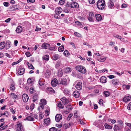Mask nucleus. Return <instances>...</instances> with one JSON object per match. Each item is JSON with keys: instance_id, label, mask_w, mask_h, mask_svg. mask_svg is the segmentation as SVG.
I'll return each instance as SVG.
<instances>
[{"instance_id": "nucleus-1", "label": "nucleus", "mask_w": 131, "mask_h": 131, "mask_svg": "<svg viewBox=\"0 0 131 131\" xmlns=\"http://www.w3.org/2000/svg\"><path fill=\"white\" fill-rule=\"evenodd\" d=\"M66 7H70L71 8L75 7L78 8L79 7V5L76 2H71L70 3L69 2H68L66 5Z\"/></svg>"}, {"instance_id": "nucleus-2", "label": "nucleus", "mask_w": 131, "mask_h": 131, "mask_svg": "<svg viewBox=\"0 0 131 131\" xmlns=\"http://www.w3.org/2000/svg\"><path fill=\"white\" fill-rule=\"evenodd\" d=\"M16 131H24V129L21 123L18 122L16 125Z\"/></svg>"}, {"instance_id": "nucleus-3", "label": "nucleus", "mask_w": 131, "mask_h": 131, "mask_svg": "<svg viewBox=\"0 0 131 131\" xmlns=\"http://www.w3.org/2000/svg\"><path fill=\"white\" fill-rule=\"evenodd\" d=\"M76 69L79 72L82 73H85L86 71L85 67L81 66H78L76 67Z\"/></svg>"}, {"instance_id": "nucleus-4", "label": "nucleus", "mask_w": 131, "mask_h": 131, "mask_svg": "<svg viewBox=\"0 0 131 131\" xmlns=\"http://www.w3.org/2000/svg\"><path fill=\"white\" fill-rule=\"evenodd\" d=\"M94 14L93 12H90L89 13V16L88 17V20L90 22H94Z\"/></svg>"}, {"instance_id": "nucleus-5", "label": "nucleus", "mask_w": 131, "mask_h": 131, "mask_svg": "<svg viewBox=\"0 0 131 131\" xmlns=\"http://www.w3.org/2000/svg\"><path fill=\"white\" fill-rule=\"evenodd\" d=\"M46 101L43 99H42L40 100V106L43 109L44 108V106L46 104Z\"/></svg>"}, {"instance_id": "nucleus-6", "label": "nucleus", "mask_w": 131, "mask_h": 131, "mask_svg": "<svg viewBox=\"0 0 131 131\" xmlns=\"http://www.w3.org/2000/svg\"><path fill=\"white\" fill-rule=\"evenodd\" d=\"M58 84V81L56 78L53 79L51 82V84L53 86H55L57 85Z\"/></svg>"}, {"instance_id": "nucleus-7", "label": "nucleus", "mask_w": 131, "mask_h": 131, "mask_svg": "<svg viewBox=\"0 0 131 131\" xmlns=\"http://www.w3.org/2000/svg\"><path fill=\"white\" fill-rule=\"evenodd\" d=\"M62 118V116L61 114H57L55 116V120L57 122H58Z\"/></svg>"}, {"instance_id": "nucleus-8", "label": "nucleus", "mask_w": 131, "mask_h": 131, "mask_svg": "<svg viewBox=\"0 0 131 131\" xmlns=\"http://www.w3.org/2000/svg\"><path fill=\"white\" fill-rule=\"evenodd\" d=\"M22 98L23 101L24 102H27L29 99L28 95L26 94H23L22 95Z\"/></svg>"}, {"instance_id": "nucleus-9", "label": "nucleus", "mask_w": 131, "mask_h": 131, "mask_svg": "<svg viewBox=\"0 0 131 131\" xmlns=\"http://www.w3.org/2000/svg\"><path fill=\"white\" fill-rule=\"evenodd\" d=\"M10 8L12 10H15L19 9V6L18 5H12L10 7Z\"/></svg>"}, {"instance_id": "nucleus-10", "label": "nucleus", "mask_w": 131, "mask_h": 131, "mask_svg": "<svg viewBox=\"0 0 131 131\" xmlns=\"http://www.w3.org/2000/svg\"><path fill=\"white\" fill-rule=\"evenodd\" d=\"M60 83L63 85H67L68 84L67 79L65 78H62L61 80Z\"/></svg>"}, {"instance_id": "nucleus-11", "label": "nucleus", "mask_w": 131, "mask_h": 131, "mask_svg": "<svg viewBox=\"0 0 131 131\" xmlns=\"http://www.w3.org/2000/svg\"><path fill=\"white\" fill-rule=\"evenodd\" d=\"M50 45L44 42L42 45L41 47L45 49H47L48 48L50 47Z\"/></svg>"}, {"instance_id": "nucleus-12", "label": "nucleus", "mask_w": 131, "mask_h": 131, "mask_svg": "<svg viewBox=\"0 0 131 131\" xmlns=\"http://www.w3.org/2000/svg\"><path fill=\"white\" fill-rule=\"evenodd\" d=\"M44 123L46 124L47 125H48L50 124L51 123L50 119L49 118H46L44 119Z\"/></svg>"}, {"instance_id": "nucleus-13", "label": "nucleus", "mask_w": 131, "mask_h": 131, "mask_svg": "<svg viewBox=\"0 0 131 131\" xmlns=\"http://www.w3.org/2000/svg\"><path fill=\"white\" fill-rule=\"evenodd\" d=\"M25 69L23 68H20L19 69V71H18V74L20 75H23L24 73Z\"/></svg>"}, {"instance_id": "nucleus-14", "label": "nucleus", "mask_w": 131, "mask_h": 131, "mask_svg": "<svg viewBox=\"0 0 131 131\" xmlns=\"http://www.w3.org/2000/svg\"><path fill=\"white\" fill-rule=\"evenodd\" d=\"M73 96L75 98H78L80 95L79 92L77 91H75L73 94Z\"/></svg>"}, {"instance_id": "nucleus-15", "label": "nucleus", "mask_w": 131, "mask_h": 131, "mask_svg": "<svg viewBox=\"0 0 131 131\" xmlns=\"http://www.w3.org/2000/svg\"><path fill=\"white\" fill-rule=\"evenodd\" d=\"M61 100L65 105L69 103L68 100L65 97H64L61 99Z\"/></svg>"}, {"instance_id": "nucleus-16", "label": "nucleus", "mask_w": 131, "mask_h": 131, "mask_svg": "<svg viewBox=\"0 0 131 131\" xmlns=\"http://www.w3.org/2000/svg\"><path fill=\"white\" fill-rule=\"evenodd\" d=\"M95 16L96 19L97 21H99L101 20L102 17L100 14H96L95 15Z\"/></svg>"}, {"instance_id": "nucleus-17", "label": "nucleus", "mask_w": 131, "mask_h": 131, "mask_svg": "<svg viewBox=\"0 0 131 131\" xmlns=\"http://www.w3.org/2000/svg\"><path fill=\"white\" fill-rule=\"evenodd\" d=\"M82 83L81 82H79L76 85V88L79 90H81L82 89Z\"/></svg>"}, {"instance_id": "nucleus-18", "label": "nucleus", "mask_w": 131, "mask_h": 131, "mask_svg": "<svg viewBox=\"0 0 131 131\" xmlns=\"http://www.w3.org/2000/svg\"><path fill=\"white\" fill-rule=\"evenodd\" d=\"M100 81L103 83H105L107 82L106 78L104 76L102 77L100 79Z\"/></svg>"}, {"instance_id": "nucleus-19", "label": "nucleus", "mask_w": 131, "mask_h": 131, "mask_svg": "<svg viewBox=\"0 0 131 131\" xmlns=\"http://www.w3.org/2000/svg\"><path fill=\"white\" fill-rule=\"evenodd\" d=\"M47 91L51 93H54L55 92V91L51 87L47 88Z\"/></svg>"}, {"instance_id": "nucleus-20", "label": "nucleus", "mask_w": 131, "mask_h": 131, "mask_svg": "<svg viewBox=\"0 0 131 131\" xmlns=\"http://www.w3.org/2000/svg\"><path fill=\"white\" fill-rule=\"evenodd\" d=\"M131 99V97L130 96H125L123 98V101L125 102H127L129 101Z\"/></svg>"}, {"instance_id": "nucleus-21", "label": "nucleus", "mask_w": 131, "mask_h": 131, "mask_svg": "<svg viewBox=\"0 0 131 131\" xmlns=\"http://www.w3.org/2000/svg\"><path fill=\"white\" fill-rule=\"evenodd\" d=\"M122 127L120 126H118L117 125H115L114 128V129L115 131H121Z\"/></svg>"}, {"instance_id": "nucleus-22", "label": "nucleus", "mask_w": 131, "mask_h": 131, "mask_svg": "<svg viewBox=\"0 0 131 131\" xmlns=\"http://www.w3.org/2000/svg\"><path fill=\"white\" fill-rule=\"evenodd\" d=\"M112 84L114 85H117L119 83V81L118 80L116 79H114L112 81Z\"/></svg>"}, {"instance_id": "nucleus-23", "label": "nucleus", "mask_w": 131, "mask_h": 131, "mask_svg": "<svg viewBox=\"0 0 131 131\" xmlns=\"http://www.w3.org/2000/svg\"><path fill=\"white\" fill-rule=\"evenodd\" d=\"M106 58L107 57H106L101 56L99 58H98V60L99 61L103 62L105 61Z\"/></svg>"}, {"instance_id": "nucleus-24", "label": "nucleus", "mask_w": 131, "mask_h": 131, "mask_svg": "<svg viewBox=\"0 0 131 131\" xmlns=\"http://www.w3.org/2000/svg\"><path fill=\"white\" fill-rule=\"evenodd\" d=\"M62 11V8L60 7L56 8L55 9V12L56 14H60Z\"/></svg>"}, {"instance_id": "nucleus-25", "label": "nucleus", "mask_w": 131, "mask_h": 131, "mask_svg": "<svg viewBox=\"0 0 131 131\" xmlns=\"http://www.w3.org/2000/svg\"><path fill=\"white\" fill-rule=\"evenodd\" d=\"M22 30L23 28L21 26H18L16 30V31L18 33H20L22 31Z\"/></svg>"}, {"instance_id": "nucleus-26", "label": "nucleus", "mask_w": 131, "mask_h": 131, "mask_svg": "<svg viewBox=\"0 0 131 131\" xmlns=\"http://www.w3.org/2000/svg\"><path fill=\"white\" fill-rule=\"evenodd\" d=\"M51 74V73L49 69H47L46 71V72L45 74V75L46 77H49Z\"/></svg>"}, {"instance_id": "nucleus-27", "label": "nucleus", "mask_w": 131, "mask_h": 131, "mask_svg": "<svg viewBox=\"0 0 131 131\" xmlns=\"http://www.w3.org/2000/svg\"><path fill=\"white\" fill-rule=\"evenodd\" d=\"M59 56L56 54H54L53 55L52 57V58L53 60H56L59 59L60 58Z\"/></svg>"}, {"instance_id": "nucleus-28", "label": "nucleus", "mask_w": 131, "mask_h": 131, "mask_svg": "<svg viewBox=\"0 0 131 131\" xmlns=\"http://www.w3.org/2000/svg\"><path fill=\"white\" fill-rule=\"evenodd\" d=\"M57 105L59 108L63 109L64 108V105L61 102H58L57 104Z\"/></svg>"}, {"instance_id": "nucleus-29", "label": "nucleus", "mask_w": 131, "mask_h": 131, "mask_svg": "<svg viewBox=\"0 0 131 131\" xmlns=\"http://www.w3.org/2000/svg\"><path fill=\"white\" fill-rule=\"evenodd\" d=\"M104 4H105V1L104 0H99L97 2V7L101 5V4L103 5Z\"/></svg>"}, {"instance_id": "nucleus-30", "label": "nucleus", "mask_w": 131, "mask_h": 131, "mask_svg": "<svg viewBox=\"0 0 131 131\" xmlns=\"http://www.w3.org/2000/svg\"><path fill=\"white\" fill-rule=\"evenodd\" d=\"M31 114H30V115L29 116L27 117L26 118V120L29 121H34V119L33 117L31 116Z\"/></svg>"}, {"instance_id": "nucleus-31", "label": "nucleus", "mask_w": 131, "mask_h": 131, "mask_svg": "<svg viewBox=\"0 0 131 131\" xmlns=\"http://www.w3.org/2000/svg\"><path fill=\"white\" fill-rule=\"evenodd\" d=\"M49 130V131H60V129L59 128L57 129L55 127H53L50 128Z\"/></svg>"}, {"instance_id": "nucleus-32", "label": "nucleus", "mask_w": 131, "mask_h": 131, "mask_svg": "<svg viewBox=\"0 0 131 131\" xmlns=\"http://www.w3.org/2000/svg\"><path fill=\"white\" fill-rule=\"evenodd\" d=\"M108 6L109 8H111L114 6V4L111 0H109L108 3Z\"/></svg>"}, {"instance_id": "nucleus-33", "label": "nucleus", "mask_w": 131, "mask_h": 131, "mask_svg": "<svg viewBox=\"0 0 131 131\" xmlns=\"http://www.w3.org/2000/svg\"><path fill=\"white\" fill-rule=\"evenodd\" d=\"M5 42H2L0 43V49H2L5 47Z\"/></svg>"}, {"instance_id": "nucleus-34", "label": "nucleus", "mask_w": 131, "mask_h": 131, "mask_svg": "<svg viewBox=\"0 0 131 131\" xmlns=\"http://www.w3.org/2000/svg\"><path fill=\"white\" fill-rule=\"evenodd\" d=\"M64 50L63 45H62L61 46L59 47L58 48V50L59 52H62Z\"/></svg>"}, {"instance_id": "nucleus-35", "label": "nucleus", "mask_w": 131, "mask_h": 131, "mask_svg": "<svg viewBox=\"0 0 131 131\" xmlns=\"http://www.w3.org/2000/svg\"><path fill=\"white\" fill-rule=\"evenodd\" d=\"M113 35L114 37L118 39H120L121 40H124V38H122L121 36H119L115 34Z\"/></svg>"}, {"instance_id": "nucleus-36", "label": "nucleus", "mask_w": 131, "mask_h": 131, "mask_svg": "<svg viewBox=\"0 0 131 131\" xmlns=\"http://www.w3.org/2000/svg\"><path fill=\"white\" fill-rule=\"evenodd\" d=\"M64 92L68 96H70L71 95L70 91L66 89L64 90Z\"/></svg>"}, {"instance_id": "nucleus-37", "label": "nucleus", "mask_w": 131, "mask_h": 131, "mask_svg": "<svg viewBox=\"0 0 131 131\" xmlns=\"http://www.w3.org/2000/svg\"><path fill=\"white\" fill-rule=\"evenodd\" d=\"M105 4H104L103 5H102V4H101V5H100L99 6H98L97 7L99 9H100L102 10L105 7Z\"/></svg>"}, {"instance_id": "nucleus-38", "label": "nucleus", "mask_w": 131, "mask_h": 131, "mask_svg": "<svg viewBox=\"0 0 131 131\" xmlns=\"http://www.w3.org/2000/svg\"><path fill=\"white\" fill-rule=\"evenodd\" d=\"M103 93L105 95V97H107L108 96L110 95V93L108 91H104L103 92Z\"/></svg>"}, {"instance_id": "nucleus-39", "label": "nucleus", "mask_w": 131, "mask_h": 131, "mask_svg": "<svg viewBox=\"0 0 131 131\" xmlns=\"http://www.w3.org/2000/svg\"><path fill=\"white\" fill-rule=\"evenodd\" d=\"M71 69L70 68L67 67L66 68L65 72L66 73H69L71 72Z\"/></svg>"}, {"instance_id": "nucleus-40", "label": "nucleus", "mask_w": 131, "mask_h": 131, "mask_svg": "<svg viewBox=\"0 0 131 131\" xmlns=\"http://www.w3.org/2000/svg\"><path fill=\"white\" fill-rule=\"evenodd\" d=\"M43 79H40L39 81V83L40 86H42L44 84V83L42 81Z\"/></svg>"}, {"instance_id": "nucleus-41", "label": "nucleus", "mask_w": 131, "mask_h": 131, "mask_svg": "<svg viewBox=\"0 0 131 131\" xmlns=\"http://www.w3.org/2000/svg\"><path fill=\"white\" fill-rule=\"evenodd\" d=\"M117 123L120 126L122 127L123 125V122L120 120H119L117 121Z\"/></svg>"}, {"instance_id": "nucleus-42", "label": "nucleus", "mask_w": 131, "mask_h": 131, "mask_svg": "<svg viewBox=\"0 0 131 131\" xmlns=\"http://www.w3.org/2000/svg\"><path fill=\"white\" fill-rule=\"evenodd\" d=\"M38 95H35L33 97V99L34 100L33 101L34 102H35L38 99Z\"/></svg>"}, {"instance_id": "nucleus-43", "label": "nucleus", "mask_w": 131, "mask_h": 131, "mask_svg": "<svg viewBox=\"0 0 131 131\" xmlns=\"http://www.w3.org/2000/svg\"><path fill=\"white\" fill-rule=\"evenodd\" d=\"M11 95L12 96V97L14 99H17L18 96L17 95L14 93H12L11 94Z\"/></svg>"}, {"instance_id": "nucleus-44", "label": "nucleus", "mask_w": 131, "mask_h": 131, "mask_svg": "<svg viewBox=\"0 0 131 131\" xmlns=\"http://www.w3.org/2000/svg\"><path fill=\"white\" fill-rule=\"evenodd\" d=\"M104 126L106 128L111 129L112 128V127L111 126L108 125L107 124H105Z\"/></svg>"}, {"instance_id": "nucleus-45", "label": "nucleus", "mask_w": 131, "mask_h": 131, "mask_svg": "<svg viewBox=\"0 0 131 131\" xmlns=\"http://www.w3.org/2000/svg\"><path fill=\"white\" fill-rule=\"evenodd\" d=\"M63 54L66 56H67L69 55V53L68 51L67 50H65L63 52Z\"/></svg>"}, {"instance_id": "nucleus-46", "label": "nucleus", "mask_w": 131, "mask_h": 131, "mask_svg": "<svg viewBox=\"0 0 131 131\" xmlns=\"http://www.w3.org/2000/svg\"><path fill=\"white\" fill-rule=\"evenodd\" d=\"M49 57L47 55H45L43 57V59L46 61H48L49 59Z\"/></svg>"}, {"instance_id": "nucleus-47", "label": "nucleus", "mask_w": 131, "mask_h": 131, "mask_svg": "<svg viewBox=\"0 0 131 131\" xmlns=\"http://www.w3.org/2000/svg\"><path fill=\"white\" fill-rule=\"evenodd\" d=\"M106 71H108L106 69H104L102 70H99L98 71V73H104Z\"/></svg>"}, {"instance_id": "nucleus-48", "label": "nucleus", "mask_w": 131, "mask_h": 131, "mask_svg": "<svg viewBox=\"0 0 131 131\" xmlns=\"http://www.w3.org/2000/svg\"><path fill=\"white\" fill-rule=\"evenodd\" d=\"M59 14L55 13V14L54 15V18L56 19H59L60 17V16Z\"/></svg>"}, {"instance_id": "nucleus-49", "label": "nucleus", "mask_w": 131, "mask_h": 131, "mask_svg": "<svg viewBox=\"0 0 131 131\" xmlns=\"http://www.w3.org/2000/svg\"><path fill=\"white\" fill-rule=\"evenodd\" d=\"M10 89L11 90L13 91L15 90L14 85V84H12L10 86Z\"/></svg>"}, {"instance_id": "nucleus-50", "label": "nucleus", "mask_w": 131, "mask_h": 131, "mask_svg": "<svg viewBox=\"0 0 131 131\" xmlns=\"http://www.w3.org/2000/svg\"><path fill=\"white\" fill-rule=\"evenodd\" d=\"M65 0H60L59 3L60 5H62L64 3Z\"/></svg>"}, {"instance_id": "nucleus-51", "label": "nucleus", "mask_w": 131, "mask_h": 131, "mask_svg": "<svg viewBox=\"0 0 131 131\" xmlns=\"http://www.w3.org/2000/svg\"><path fill=\"white\" fill-rule=\"evenodd\" d=\"M35 90L33 88H31L30 89V93L32 94L34 92Z\"/></svg>"}, {"instance_id": "nucleus-52", "label": "nucleus", "mask_w": 131, "mask_h": 131, "mask_svg": "<svg viewBox=\"0 0 131 131\" xmlns=\"http://www.w3.org/2000/svg\"><path fill=\"white\" fill-rule=\"evenodd\" d=\"M123 86H125L126 88L127 89H129L130 88V85H126L125 84H124L123 85Z\"/></svg>"}, {"instance_id": "nucleus-53", "label": "nucleus", "mask_w": 131, "mask_h": 131, "mask_svg": "<svg viewBox=\"0 0 131 131\" xmlns=\"http://www.w3.org/2000/svg\"><path fill=\"white\" fill-rule=\"evenodd\" d=\"M127 108L128 110H131V102L127 106Z\"/></svg>"}, {"instance_id": "nucleus-54", "label": "nucleus", "mask_w": 131, "mask_h": 131, "mask_svg": "<svg viewBox=\"0 0 131 131\" xmlns=\"http://www.w3.org/2000/svg\"><path fill=\"white\" fill-rule=\"evenodd\" d=\"M89 3L90 4H93L95 2V0H89Z\"/></svg>"}, {"instance_id": "nucleus-55", "label": "nucleus", "mask_w": 131, "mask_h": 131, "mask_svg": "<svg viewBox=\"0 0 131 131\" xmlns=\"http://www.w3.org/2000/svg\"><path fill=\"white\" fill-rule=\"evenodd\" d=\"M56 47L55 46H54L52 47H49V50L52 51L53 50L55 49Z\"/></svg>"}, {"instance_id": "nucleus-56", "label": "nucleus", "mask_w": 131, "mask_h": 131, "mask_svg": "<svg viewBox=\"0 0 131 131\" xmlns=\"http://www.w3.org/2000/svg\"><path fill=\"white\" fill-rule=\"evenodd\" d=\"M29 69H34V67L33 66L32 64H30L29 66L28 67Z\"/></svg>"}, {"instance_id": "nucleus-57", "label": "nucleus", "mask_w": 131, "mask_h": 131, "mask_svg": "<svg viewBox=\"0 0 131 131\" xmlns=\"http://www.w3.org/2000/svg\"><path fill=\"white\" fill-rule=\"evenodd\" d=\"M7 127V125H6V126H3L2 127H1L0 128V130H4V129H5V128H6V127Z\"/></svg>"}, {"instance_id": "nucleus-58", "label": "nucleus", "mask_w": 131, "mask_h": 131, "mask_svg": "<svg viewBox=\"0 0 131 131\" xmlns=\"http://www.w3.org/2000/svg\"><path fill=\"white\" fill-rule=\"evenodd\" d=\"M125 124L126 125L128 126L130 128H131V123H126Z\"/></svg>"}, {"instance_id": "nucleus-59", "label": "nucleus", "mask_w": 131, "mask_h": 131, "mask_svg": "<svg viewBox=\"0 0 131 131\" xmlns=\"http://www.w3.org/2000/svg\"><path fill=\"white\" fill-rule=\"evenodd\" d=\"M75 23L77 25L81 26V23L79 21H75Z\"/></svg>"}, {"instance_id": "nucleus-60", "label": "nucleus", "mask_w": 131, "mask_h": 131, "mask_svg": "<svg viewBox=\"0 0 131 131\" xmlns=\"http://www.w3.org/2000/svg\"><path fill=\"white\" fill-rule=\"evenodd\" d=\"M66 107L67 108H68L69 109H70L71 110L72 109V107L71 105L69 104L68 105H67L66 106Z\"/></svg>"}, {"instance_id": "nucleus-61", "label": "nucleus", "mask_w": 131, "mask_h": 131, "mask_svg": "<svg viewBox=\"0 0 131 131\" xmlns=\"http://www.w3.org/2000/svg\"><path fill=\"white\" fill-rule=\"evenodd\" d=\"M41 28L38 27V26H37L36 28L35 29V31H38L41 30Z\"/></svg>"}, {"instance_id": "nucleus-62", "label": "nucleus", "mask_w": 131, "mask_h": 131, "mask_svg": "<svg viewBox=\"0 0 131 131\" xmlns=\"http://www.w3.org/2000/svg\"><path fill=\"white\" fill-rule=\"evenodd\" d=\"M3 115H5V116L6 117L8 116V112L6 111L3 114Z\"/></svg>"}, {"instance_id": "nucleus-63", "label": "nucleus", "mask_w": 131, "mask_h": 131, "mask_svg": "<svg viewBox=\"0 0 131 131\" xmlns=\"http://www.w3.org/2000/svg\"><path fill=\"white\" fill-rule=\"evenodd\" d=\"M127 6V5L125 4H123L121 6L122 7V8H125Z\"/></svg>"}, {"instance_id": "nucleus-64", "label": "nucleus", "mask_w": 131, "mask_h": 131, "mask_svg": "<svg viewBox=\"0 0 131 131\" xmlns=\"http://www.w3.org/2000/svg\"><path fill=\"white\" fill-rule=\"evenodd\" d=\"M99 104L101 105L103 104V100L102 99H100L99 102Z\"/></svg>"}]
</instances>
